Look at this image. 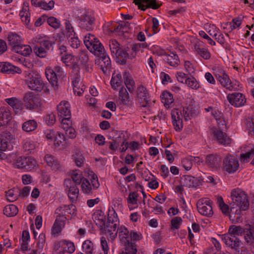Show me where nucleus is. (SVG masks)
I'll list each match as a JSON object with an SVG mask.
<instances>
[{
    "mask_svg": "<svg viewBox=\"0 0 254 254\" xmlns=\"http://www.w3.org/2000/svg\"><path fill=\"white\" fill-rule=\"evenodd\" d=\"M254 155V148H252L251 150L248 151L245 154H241V161L242 162H248V159L252 157Z\"/></svg>",
    "mask_w": 254,
    "mask_h": 254,
    "instance_id": "774afa93",
    "label": "nucleus"
},
{
    "mask_svg": "<svg viewBox=\"0 0 254 254\" xmlns=\"http://www.w3.org/2000/svg\"><path fill=\"white\" fill-rule=\"evenodd\" d=\"M24 76L25 83L30 89L38 92L43 89L45 84L41 75L37 72L25 71Z\"/></svg>",
    "mask_w": 254,
    "mask_h": 254,
    "instance_id": "7ed1b4c3",
    "label": "nucleus"
},
{
    "mask_svg": "<svg viewBox=\"0 0 254 254\" xmlns=\"http://www.w3.org/2000/svg\"><path fill=\"white\" fill-rule=\"evenodd\" d=\"M46 21L50 26L55 29H57L60 27V20L54 17L51 16L49 17L47 16Z\"/></svg>",
    "mask_w": 254,
    "mask_h": 254,
    "instance_id": "864d4df0",
    "label": "nucleus"
},
{
    "mask_svg": "<svg viewBox=\"0 0 254 254\" xmlns=\"http://www.w3.org/2000/svg\"><path fill=\"white\" fill-rule=\"evenodd\" d=\"M240 245L241 242L239 243L236 247H234L233 245L227 246L234 251V254H249V252L247 249L245 247H240Z\"/></svg>",
    "mask_w": 254,
    "mask_h": 254,
    "instance_id": "8fccbe9b",
    "label": "nucleus"
},
{
    "mask_svg": "<svg viewBox=\"0 0 254 254\" xmlns=\"http://www.w3.org/2000/svg\"><path fill=\"white\" fill-rule=\"evenodd\" d=\"M213 133L219 143L224 145H228L231 143V140L226 133L223 132L220 130L217 129L213 131Z\"/></svg>",
    "mask_w": 254,
    "mask_h": 254,
    "instance_id": "4be33fe9",
    "label": "nucleus"
},
{
    "mask_svg": "<svg viewBox=\"0 0 254 254\" xmlns=\"http://www.w3.org/2000/svg\"><path fill=\"white\" fill-rule=\"evenodd\" d=\"M211 115L215 119L220 128H224L223 126H226V122L224 119L223 114L218 110H212Z\"/></svg>",
    "mask_w": 254,
    "mask_h": 254,
    "instance_id": "473e14b6",
    "label": "nucleus"
},
{
    "mask_svg": "<svg viewBox=\"0 0 254 254\" xmlns=\"http://www.w3.org/2000/svg\"><path fill=\"white\" fill-rule=\"evenodd\" d=\"M109 212L108 221L105 224V229H104L107 233H110L112 231V229H110V227H112V225L118 220L117 214L113 208L112 210H109Z\"/></svg>",
    "mask_w": 254,
    "mask_h": 254,
    "instance_id": "5701e85b",
    "label": "nucleus"
},
{
    "mask_svg": "<svg viewBox=\"0 0 254 254\" xmlns=\"http://www.w3.org/2000/svg\"><path fill=\"white\" fill-rule=\"evenodd\" d=\"M64 185L68 189V196L72 202L75 201L79 193V190L77 187V185H74L70 179L65 180Z\"/></svg>",
    "mask_w": 254,
    "mask_h": 254,
    "instance_id": "6ab92c4d",
    "label": "nucleus"
},
{
    "mask_svg": "<svg viewBox=\"0 0 254 254\" xmlns=\"http://www.w3.org/2000/svg\"><path fill=\"white\" fill-rule=\"evenodd\" d=\"M109 47L111 54L113 57L115 54H117L118 52L120 50V44L116 40H111L109 42Z\"/></svg>",
    "mask_w": 254,
    "mask_h": 254,
    "instance_id": "de8ad7c7",
    "label": "nucleus"
},
{
    "mask_svg": "<svg viewBox=\"0 0 254 254\" xmlns=\"http://www.w3.org/2000/svg\"><path fill=\"white\" fill-rule=\"evenodd\" d=\"M58 116L61 120V123L67 122L66 120H70L71 112L70 110L69 103L65 101H62L57 106Z\"/></svg>",
    "mask_w": 254,
    "mask_h": 254,
    "instance_id": "9d476101",
    "label": "nucleus"
},
{
    "mask_svg": "<svg viewBox=\"0 0 254 254\" xmlns=\"http://www.w3.org/2000/svg\"><path fill=\"white\" fill-rule=\"evenodd\" d=\"M45 75L48 81L54 86L55 89L58 88V80L64 79L66 76L64 71L60 66H55L54 69L51 67H46Z\"/></svg>",
    "mask_w": 254,
    "mask_h": 254,
    "instance_id": "39448f33",
    "label": "nucleus"
},
{
    "mask_svg": "<svg viewBox=\"0 0 254 254\" xmlns=\"http://www.w3.org/2000/svg\"><path fill=\"white\" fill-rule=\"evenodd\" d=\"M54 4L55 2L53 0H50L48 2L44 0H42L40 3L39 7L44 10H50L53 8Z\"/></svg>",
    "mask_w": 254,
    "mask_h": 254,
    "instance_id": "bf43d9fd",
    "label": "nucleus"
},
{
    "mask_svg": "<svg viewBox=\"0 0 254 254\" xmlns=\"http://www.w3.org/2000/svg\"><path fill=\"white\" fill-rule=\"evenodd\" d=\"M212 201L209 199L202 198L198 200L197 202V208L199 213L207 217H211L213 215Z\"/></svg>",
    "mask_w": 254,
    "mask_h": 254,
    "instance_id": "6e6552de",
    "label": "nucleus"
},
{
    "mask_svg": "<svg viewBox=\"0 0 254 254\" xmlns=\"http://www.w3.org/2000/svg\"><path fill=\"white\" fill-rule=\"evenodd\" d=\"M227 99L233 106L239 107L245 105L246 99L245 96L241 93L235 92L227 95Z\"/></svg>",
    "mask_w": 254,
    "mask_h": 254,
    "instance_id": "f3484780",
    "label": "nucleus"
},
{
    "mask_svg": "<svg viewBox=\"0 0 254 254\" xmlns=\"http://www.w3.org/2000/svg\"><path fill=\"white\" fill-rule=\"evenodd\" d=\"M161 98L162 102L164 104L165 106L171 105L174 101L173 95L169 91H164L161 95Z\"/></svg>",
    "mask_w": 254,
    "mask_h": 254,
    "instance_id": "c9c22d12",
    "label": "nucleus"
},
{
    "mask_svg": "<svg viewBox=\"0 0 254 254\" xmlns=\"http://www.w3.org/2000/svg\"><path fill=\"white\" fill-rule=\"evenodd\" d=\"M23 101L27 109H34L40 106L39 97L33 92H28L25 93Z\"/></svg>",
    "mask_w": 254,
    "mask_h": 254,
    "instance_id": "9b49d317",
    "label": "nucleus"
},
{
    "mask_svg": "<svg viewBox=\"0 0 254 254\" xmlns=\"http://www.w3.org/2000/svg\"><path fill=\"white\" fill-rule=\"evenodd\" d=\"M18 212L17 206L13 204L6 205L3 209V214L8 217L14 216Z\"/></svg>",
    "mask_w": 254,
    "mask_h": 254,
    "instance_id": "58836bf2",
    "label": "nucleus"
},
{
    "mask_svg": "<svg viewBox=\"0 0 254 254\" xmlns=\"http://www.w3.org/2000/svg\"><path fill=\"white\" fill-rule=\"evenodd\" d=\"M173 125L176 131H180L183 127L182 118L184 116L181 111L178 109L172 110L171 112Z\"/></svg>",
    "mask_w": 254,
    "mask_h": 254,
    "instance_id": "a211bd4d",
    "label": "nucleus"
},
{
    "mask_svg": "<svg viewBox=\"0 0 254 254\" xmlns=\"http://www.w3.org/2000/svg\"><path fill=\"white\" fill-rule=\"evenodd\" d=\"M100 55L99 65L100 69L105 74H109L111 69V61L109 56L105 53V50L96 53Z\"/></svg>",
    "mask_w": 254,
    "mask_h": 254,
    "instance_id": "f8f14e48",
    "label": "nucleus"
},
{
    "mask_svg": "<svg viewBox=\"0 0 254 254\" xmlns=\"http://www.w3.org/2000/svg\"><path fill=\"white\" fill-rule=\"evenodd\" d=\"M84 43L87 48L92 53L96 54L104 50V47L99 39L91 34L84 36Z\"/></svg>",
    "mask_w": 254,
    "mask_h": 254,
    "instance_id": "0eeeda50",
    "label": "nucleus"
},
{
    "mask_svg": "<svg viewBox=\"0 0 254 254\" xmlns=\"http://www.w3.org/2000/svg\"><path fill=\"white\" fill-rule=\"evenodd\" d=\"M81 187L84 193L87 194H92V188H91L90 183L87 179L83 180Z\"/></svg>",
    "mask_w": 254,
    "mask_h": 254,
    "instance_id": "09e8293b",
    "label": "nucleus"
},
{
    "mask_svg": "<svg viewBox=\"0 0 254 254\" xmlns=\"http://www.w3.org/2000/svg\"><path fill=\"white\" fill-rule=\"evenodd\" d=\"M182 165L186 170H190L192 166V162L190 157L183 159L182 161Z\"/></svg>",
    "mask_w": 254,
    "mask_h": 254,
    "instance_id": "338daca9",
    "label": "nucleus"
},
{
    "mask_svg": "<svg viewBox=\"0 0 254 254\" xmlns=\"http://www.w3.org/2000/svg\"><path fill=\"white\" fill-rule=\"evenodd\" d=\"M114 57L116 58L117 63L123 65L126 64L127 60L129 56L127 51L121 48L117 54L114 55Z\"/></svg>",
    "mask_w": 254,
    "mask_h": 254,
    "instance_id": "a878e982",
    "label": "nucleus"
},
{
    "mask_svg": "<svg viewBox=\"0 0 254 254\" xmlns=\"http://www.w3.org/2000/svg\"><path fill=\"white\" fill-rule=\"evenodd\" d=\"M119 97L123 104L127 105L130 101V97L127 89L122 87L119 91Z\"/></svg>",
    "mask_w": 254,
    "mask_h": 254,
    "instance_id": "ea45409f",
    "label": "nucleus"
},
{
    "mask_svg": "<svg viewBox=\"0 0 254 254\" xmlns=\"http://www.w3.org/2000/svg\"><path fill=\"white\" fill-rule=\"evenodd\" d=\"M11 119V115L8 110L5 108L0 109V121L5 126Z\"/></svg>",
    "mask_w": 254,
    "mask_h": 254,
    "instance_id": "37998d69",
    "label": "nucleus"
},
{
    "mask_svg": "<svg viewBox=\"0 0 254 254\" xmlns=\"http://www.w3.org/2000/svg\"><path fill=\"white\" fill-rule=\"evenodd\" d=\"M55 43L51 40H42L39 42V45L43 48H45L48 52L51 49H53V45Z\"/></svg>",
    "mask_w": 254,
    "mask_h": 254,
    "instance_id": "4d7b16f0",
    "label": "nucleus"
},
{
    "mask_svg": "<svg viewBox=\"0 0 254 254\" xmlns=\"http://www.w3.org/2000/svg\"><path fill=\"white\" fill-rule=\"evenodd\" d=\"M170 65L176 67L180 64V60L177 55L171 53L169 55H166L164 59Z\"/></svg>",
    "mask_w": 254,
    "mask_h": 254,
    "instance_id": "72a5a7b5",
    "label": "nucleus"
},
{
    "mask_svg": "<svg viewBox=\"0 0 254 254\" xmlns=\"http://www.w3.org/2000/svg\"><path fill=\"white\" fill-rule=\"evenodd\" d=\"M10 136L11 133L9 132L0 134V151H5L7 149Z\"/></svg>",
    "mask_w": 254,
    "mask_h": 254,
    "instance_id": "cd10ccee",
    "label": "nucleus"
},
{
    "mask_svg": "<svg viewBox=\"0 0 254 254\" xmlns=\"http://www.w3.org/2000/svg\"><path fill=\"white\" fill-rule=\"evenodd\" d=\"M95 222L100 230L105 229L106 221L105 216L100 214L98 219L95 218Z\"/></svg>",
    "mask_w": 254,
    "mask_h": 254,
    "instance_id": "13d9d810",
    "label": "nucleus"
},
{
    "mask_svg": "<svg viewBox=\"0 0 254 254\" xmlns=\"http://www.w3.org/2000/svg\"><path fill=\"white\" fill-rule=\"evenodd\" d=\"M53 141L56 146H59L66 141V139L63 133L56 132V135Z\"/></svg>",
    "mask_w": 254,
    "mask_h": 254,
    "instance_id": "5fc2aeb1",
    "label": "nucleus"
},
{
    "mask_svg": "<svg viewBox=\"0 0 254 254\" xmlns=\"http://www.w3.org/2000/svg\"><path fill=\"white\" fill-rule=\"evenodd\" d=\"M136 100L142 107H146L149 104V93L143 85H140L136 89Z\"/></svg>",
    "mask_w": 254,
    "mask_h": 254,
    "instance_id": "4468645a",
    "label": "nucleus"
},
{
    "mask_svg": "<svg viewBox=\"0 0 254 254\" xmlns=\"http://www.w3.org/2000/svg\"><path fill=\"white\" fill-rule=\"evenodd\" d=\"M67 122L62 124V127L64 130L65 135L69 138H74L76 136V131L74 128L71 127V122L70 120H66Z\"/></svg>",
    "mask_w": 254,
    "mask_h": 254,
    "instance_id": "b1692460",
    "label": "nucleus"
},
{
    "mask_svg": "<svg viewBox=\"0 0 254 254\" xmlns=\"http://www.w3.org/2000/svg\"><path fill=\"white\" fill-rule=\"evenodd\" d=\"M244 239L248 244L254 243V226L248 225L245 228Z\"/></svg>",
    "mask_w": 254,
    "mask_h": 254,
    "instance_id": "393cba45",
    "label": "nucleus"
},
{
    "mask_svg": "<svg viewBox=\"0 0 254 254\" xmlns=\"http://www.w3.org/2000/svg\"><path fill=\"white\" fill-rule=\"evenodd\" d=\"M83 251L87 254H93L94 252V246L90 240H87L82 244Z\"/></svg>",
    "mask_w": 254,
    "mask_h": 254,
    "instance_id": "49530a36",
    "label": "nucleus"
},
{
    "mask_svg": "<svg viewBox=\"0 0 254 254\" xmlns=\"http://www.w3.org/2000/svg\"><path fill=\"white\" fill-rule=\"evenodd\" d=\"M12 51L26 57L30 55L32 52V49L29 45L20 44L19 46H15Z\"/></svg>",
    "mask_w": 254,
    "mask_h": 254,
    "instance_id": "bb28decb",
    "label": "nucleus"
},
{
    "mask_svg": "<svg viewBox=\"0 0 254 254\" xmlns=\"http://www.w3.org/2000/svg\"><path fill=\"white\" fill-rule=\"evenodd\" d=\"M221 163V158L217 154H211L205 157V163L209 168L214 171L220 169Z\"/></svg>",
    "mask_w": 254,
    "mask_h": 254,
    "instance_id": "ddd939ff",
    "label": "nucleus"
},
{
    "mask_svg": "<svg viewBox=\"0 0 254 254\" xmlns=\"http://www.w3.org/2000/svg\"><path fill=\"white\" fill-rule=\"evenodd\" d=\"M217 203L222 212L225 215L229 216L231 220L239 222L241 220L242 213L240 210L236 209L232 203H231V206L230 210L229 205L224 202L221 196L218 197Z\"/></svg>",
    "mask_w": 254,
    "mask_h": 254,
    "instance_id": "20e7f679",
    "label": "nucleus"
},
{
    "mask_svg": "<svg viewBox=\"0 0 254 254\" xmlns=\"http://www.w3.org/2000/svg\"><path fill=\"white\" fill-rule=\"evenodd\" d=\"M60 245L63 247L64 250L59 252L58 254H64V250L68 253H72L75 251V248L73 243L66 240H62L60 242Z\"/></svg>",
    "mask_w": 254,
    "mask_h": 254,
    "instance_id": "c85d7f7f",
    "label": "nucleus"
},
{
    "mask_svg": "<svg viewBox=\"0 0 254 254\" xmlns=\"http://www.w3.org/2000/svg\"><path fill=\"white\" fill-rule=\"evenodd\" d=\"M15 165L17 168L31 171L36 167L37 161L31 157H19L15 160Z\"/></svg>",
    "mask_w": 254,
    "mask_h": 254,
    "instance_id": "1a4fd4ad",
    "label": "nucleus"
},
{
    "mask_svg": "<svg viewBox=\"0 0 254 254\" xmlns=\"http://www.w3.org/2000/svg\"><path fill=\"white\" fill-rule=\"evenodd\" d=\"M182 183L184 186L188 187L196 188L198 185V181L197 179L191 176L185 175L183 176Z\"/></svg>",
    "mask_w": 254,
    "mask_h": 254,
    "instance_id": "c756f323",
    "label": "nucleus"
},
{
    "mask_svg": "<svg viewBox=\"0 0 254 254\" xmlns=\"http://www.w3.org/2000/svg\"><path fill=\"white\" fill-rule=\"evenodd\" d=\"M232 204L236 209H239L243 215L242 212L249 208L250 204L248 195L242 190L237 189L231 192Z\"/></svg>",
    "mask_w": 254,
    "mask_h": 254,
    "instance_id": "f03ea898",
    "label": "nucleus"
},
{
    "mask_svg": "<svg viewBox=\"0 0 254 254\" xmlns=\"http://www.w3.org/2000/svg\"><path fill=\"white\" fill-rule=\"evenodd\" d=\"M245 228L241 226L231 225L229 229L227 234L218 235V238L224 241L226 246H232L236 247L239 243H240L237 236H242L245 234Z\"/></svg>",
    "mask_w": 254,
    "mask_h": 254,
    "instance_id": "f257e3e1",
    "label": "nucleus"
},
{
    "mask_svg": "<svg viewBox=\"0 0 254 254\" xmlns=\"http://www.w3.org/2000/svg\"><path fill=\"white\" fill-rule=\"evenodd\" d=\"M221 84L222 86L226 87L229 90H232L233 89V86L232 85V82L229 78V76L225 73L223 76L217 79Z\"/></svg>",
    "mask_w": 254,
    "mask_h": 254,
    "instance_id": "a18cd8bd",
    "label": "nucleus"
},
{
    "mask_svg": "<svg viewBox=\"0 0 254 254\" xmlns=\"http://www.w3.org/2000/svg\"><path fill=\"white\" fill-rule=\"evenodd\" d=\"M57 210L62 211V213L64 214L67 213L73 215L76 212V207L73 204L63 205L59 207Z\"/></svg>",
    "mask_w": 254,
    "mask_h": 254,
    "instance_id": "a19ab883",
    "label": "nucleus"
},
{
    "mask_svg": "<svg viewBox=\"0 0 254 254\" xmlns=\"http://www.w3.org/2000/svg\"><path fill=\"white\" fill-rule=\"evenodd\" d=\"M36 148L35 142L29 139H26L23 142V148L27 154L31 153Z\"/></svg>",
    "mask_w": 254,
    "mask_h": 254,
    "instance_id": "e433bc0d",
    "label": "nucleus"
},
{
    "mask_svg": "<svg viewBox=\"0 0 254 254\" xmlns=\"http://www.w3.org/2000/svg\"><path fill=\"white\" fill-rule=\"evenodd\" d=\"M222 170L229 174H233L239 168L238 159L234 156L228 154L222 160Z\"/></svg>",
    "mask_w": 254,
    "mask_h": 254,
    "instance_id": "423d86ee",
    "label": "nucleus"
},
{
    "mask_svg": "<svg viewBox=\"0 0 254 254\" xmlns=\"http://www.w3.org/2000/svg\"><path fill=\"white\" fill-rule=\"evenodd\" d=\"M8 44L12 47V50L15 46H18L21 43V38L16 33H11L8 36Z\"/></svg>",
    "mask_w": 254,
    "mask_h": 254,
    "instance_id": "2f4dec72",
    "label": "nucleus"
},
{
    "mask_svg": "<svg viewBox=\"0 0 254 254\" xmlns=\"http://www.w3.org/2000/svg\"><path fill=\"white\" fill-rule=\"evenodd\" d=\"M196 111L192 105H189L187 108H184L183 116L186 121L190 119L196 115Z\"/></svg>",
    "mask_w": 254,
    "mask_h": 254,
    "instance_id": "4c0bfd02",
    "label": "nucleus"
},
{
    "mask_svg": "<svg viewBox=\"0 0 254 254\" xmlns=\"http://www.w3.org/2000/svg\"><path fill=\"white\" fill-rule=\"evenodd\" d=\"M34 51L36 55L41 58H45L48 53V51L40 45H37L34 47Z\"/></svg>",
    "mask_w": 254,
    "mask_h": 254,
    "instance_id": "603ef678",
    "label": "nucleus"
},
{
    "mask_svg": "<svg viewBox=\"0 0 254 254\" xmlns=\"http://www.w3.org/2000/svg\"><path fill=\"white\" fill-rule=\"evenodd\" d=\"M66 35L68 38L75 35L73 27H72L70 21L68 20H65V21Z\"/></svg>",
    "mask_w": 254,
    "mask_h": 254,
    "instance_id": "6e6d98bb",
    "label": "nucleus"
},
{
    "mask_svg": "<svg viewBox=\"0 0 254 254\" xmlns=\"http://www.w3.org/2000/svg\"><path fill=\"white\" fill-rule=\"evenodd\" d=\"M68 42L71 47L73 48L77 49L79 47L80 44V42L77 37H75V35L70 36L69 38Z\"/></svg>",
    "mask_w": 254,
    "mask_h": 254,
    "instance_id": "69168bd1",
    "label": "nucleus"
},
{
    "mask_svg": "<svg viewBox=\"0 0 254 254\" xmlns=\"http://www.w3.org/2000/svg\"><path fill=\"white\" fill-rule=\"evenodd\" d=\"M242 22V18L241 17H237L234 18L232 20L233 25H231V23H226V25H229L231 28V30L236 29L237 27H239L241 25Z\"/></svg>",
    "mask_w": 254,
    "mask_h": 254,
    "instance_id": "0e129e2a",
    "label": "nucleus"
},
{
    "mask_svg": "<svg viewBox=\"0 0 254 254\" xmlns=\"http://www.w3.org/2000/svg\"><path fill=\"white\" fill-rule=\"evenodd\" d=\"M186 84L193 89H197L199 87V85L197 81L193 77L188 78Z\"/></svg>",
    "mask_w": 254,
    "mask_h": 254,
    "instance_id": "680f3d73",
    "label": "nucleus"
},
{
    "mask_svg": "<svg viewBox=\"0 0 254 254\" xmlns=\"http://www.w3.org/2000/svg\"><path fill=\"white\" fill-rule=\"evenodd\" d=\"M119 236L125 249L136 246L134 242H130V232L125 226H122L119 228Z\"/></svg>",
    "mask_w": 254,
    "mask_h": 254,
    "instance_id": "2eb2a0df",
    "label": "nucleus"
},
{
    "mask_svg": "<svg viewBox=\"0 0 254 254\" xmlns=\"http://www.w3.org/2000/svg\"><path fill=\"white\" fill-rule=\"evenodd\" d=\"M72 182L74 185H79L85 179L82 176V174L79 171L73 170L71 173Z\"/></svg>",
    "mask_w": 254,
    "mask_h": 254,
    "instance_id": "79ce46f5",
    "label": "nucleus"
},
{
    "mask_svg": "<svg viewBox=\"0 0 254 254\" xmlns=\"http://www.w3.org/2000/svg\"><path fill=\"white\" fill-rule=\"evenodd\" d=\"M37 127V122L34 120H29L24 122L22 125V129L26 132L34 130Z\"/></svg>",
    "mask_w": 254,
    "mask_h": 254,
    "instance_id": "c03bdc74",
    "label": "nucleus"
},
{
    "mask_svg": "<svg viewBox=\"0 0 254 254\" xmlns=\"http://www.w3.org/2000/svg\"><path fill=\"white\" fill-rule=\"evenodd\" d=\"M122 77L121 73H114L111 80V85L114 90L118 88L122 85Z\"/></svg>",
    "mask_w": 254,
    "mask_h": 254,
    "instance_id": "f704fd0d",
    "label": "nucleus"
},
{
    "mask_svg": "<svg viewBox=\"0 0 254 254\" xmlns=\"http://www.w3.org/2000/svg\"><path fill=\"white\" fill-rule=\"evenodd\" d=\"M183 220L180 217H175L171 221V228L173 229H178L182 224Z\"/></svg>",
    "mask_w": 254,
    "mask_h": 254,
    "instance_id": "052dcab7",
    "label": "nucleus"
},
{
    "mask_svg": "<svg viewBox=\"0 0 254 254\" xmlns=\"http://www.w3.org/2000/svg\"><path fill=\"white\" fill-rule=\"evenodd\" d=\"M73 156L76 165L78 167L82 166L83 164L84 159L81 152L78 150H76L75 154H73Z\"/></svg>",
    "mask_w": 254,
    "mask_h": 254,
    "instance_id": "3c124183",
    "label": "nucleus"
},
{
    "mask_svg": "<svg viewBox=\"0 0 254 254\" xmlns=\"http://www.w3.org/2000/svg\"><path fill=\"white\" fill-rule=\"evenodd\" d=\"M0 71L7 74L20 73L21 70L19 67L12 65L9 63H0Z\"/></svg>",
    "mask_w": 254,
    "mask_h": 254,
    "instance_id": "aec40b11",
    "label": "nucleus"
},
{
    "mask_svg": "<svg viewBox=\"0 0 254 254\" xmlns=\"http://www.w3.org/2000/svg\"><path fill=\"white\" fill-rule=\"evenodd\" d=\"M194 49L197 54L199 55L204 59L208 60L210 57V54L208 50L203 46V42L198 41L194 45Z\"/></svg>",
    "mask_w": 254,
    "mask_h": 254,
    "instance_id": "412c9836",
    "label": "nucleus"
},
{
    "mask_svg": "<svg viewBox=\"0 0 254 254\" xmlns=\"http://www.w3.org/2000/svg\"><path fill=\"white\" fill-rule=\"evenodd\" d=\"M123 76L124 79V83L127 90L130 93H133L135 87V82L132 77L127 72H125Z\"/></svg>",
    "mask_w": 254,
    "mask_h": 254,
    "instance_id": "7c9ffc66",
    "label": "nucleus"
},
{
    "mask_svg": "<svg viewBox=\"0 0 254 254\" xmlns=\"http://www.w3.org/2000/svg\"><path fill=\"white\" fill-rule=\"evenodd\" d=\"M79 26L87 31L92 30L94 26L95 18L91 15L84 14L79 17Z\"/></svg>",
    "mask_w": 254,
    "mask_h": 254,
    "instance_id": "dca6fc26",
    "label": "nucleus"
},
{
    "mask_svg": "<svg viewBox=\"0 0 254 254\" xmlns=\"http://www.w3.org/2000/svg\"><path fill=\"white\" fill-rule=\"evenodd\" d=\"M64 224L62 220L57 218L53 226V232L54 233H59L62 230V226Z\"/></svg>",
    "mask_w": 254,
    "mask_h": 254,
    "instance_id": "e2e57ef3",
    "label": "nucleus"
}]
</instances>
